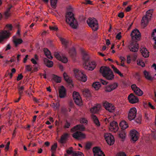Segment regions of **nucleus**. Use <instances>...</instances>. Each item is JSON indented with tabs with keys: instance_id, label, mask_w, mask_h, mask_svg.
Listing matches in <instances>:
<instances>
[{
	"instance_id": "4be33fe9",
	"label": "nucleus",
	"mask_w": 156,
	"mask_h": 156,
	"mask_svg": "<svg viewBox=\"0 0 156 156\" xmlns=\"http://www.w3.org/2000/svg\"><path fill=\"white\" fill-rule=\"evenodd\" d=\"M69 136V134L65 133L62 135L60 140H58V142L61 144H65L66 143Z\"/></svg>"
},
{
	"instance_id": "ea45409f",
	"label": "nucleus",
	"mask_w": 156,
	"mask_h": 156,
	"mask_svg": "<svg viewBox=\"0 0 156 156\" xmlns=\"http://www.w3.org/2000/svg\"><path fill=\"white\" fill-rule=\"evenodd\" d=\"M144 74L145 77L146 79L149 80H152V78L150 76L149 73L146 70L144 71Z\"/></svg>"
},
{
	"instance_id": "052dcab7",
	"label": "nucleus",
	"mask_w": 156,
	"mask_h": 156,
	"mask_svg": "<svg viewBox=\"0 0 156 156\" xmlns=\"http://www.w3.org/2000/svg\"><path fill=\"white\" fill-rule=\"evenodd\" d=\"M135 76V77L138 80H140V75L138 73H136Z\"/></svg>"
},
{
	"instance_id": "bb28decb",
	"label": "nucleus",
	"mask_w": 156,
	"mask_h": 156,
	"mask_svg": "<svg viewBox=\"0 0 156 156\" xmlns=\"http://www.w3.org/2000/svg\"><path fill=\"white\" fill-rule=\"evenodd\" d=\"M91 117L96 125L97 126H99L100 125V123L97 117L95 115L92 114L91 115Z\"/></svg>"
},
{
	"instance_id": "393cba45",
	"label": "nucleus",
	"mask_w": 156,
	"mask_h": 156,
	"mask_svg": "<svg viewBox=\"0 0 156 156\" xmlns=\"http://www.w3.org/2000/svg\"><path fill=\"white\" fill-rule=\"evenodd\" d=\"M13 42L15 45V46L16 47L18 45L23 42V40L21 39L17 38L15 36L13 37Z\"/></svg>"
},
{
	"instance_id": "c85d7f7f",
	"label": "nucleus",
	"mask_w": 156,
	"mask_h": 156,
	"mask_svg": "<svg viewBox=\"0 0 156 156\" xmlns=\"http://www.w3.org/2000/svg\"><path fill=\"white\" fill-rule=\"evenodd\" d=\"M44 51L45 55L48 58L51 59H52L53 57L51 55V52L47 48H44Z\"/></svg>"
},
{
	"instance_id": "680f3d73",
	"label": "nucleus",
	"mask_w": 156,
	"mask_h": 156,
	"mask_svg": "<svg viewBox=\"0 0 156 156\" xmlns=\"http://www.w3.org/2000/svg\"><path fill=\"white\" fill-rule=\"evenodd\" d=\"M6 27L7 28L8 30H12V26L11 24H7L6 25Z\"/></svg>"
},
{
	"instance_id": "4d7b16f0",
	"label": "nucleus",
	"mask_w": 156,
	"mask_h": 156,
	"mask_svg": "<svg viewBox=\"0 0 156 156\" xmlns=\"http://www.w3.org/2000/svg\"><path fill=\"white\" fill-rule=\"evenodd\" d=\"M23 77V76L21 74H19L17 78V81H19L21 80Z\"/></svg>"
},
{
	"instance_id": "6ab92c4d",
	"label": "nucleus",
	"mask_w": 156,
	"mask_h": 156,
	"mask_svg": "<svg viewBox=\"0 0 156 156\" xmlns=\"http://www.w3.org/2000/svg\"><path fill=\"white\" fill-rule=\"evenodd\" d=\"M108 125H109V128L111 130L115 132L118 130V126L116 122L115 121H111Z\"/></svg>"
},
{
	"instance_id": "f8f14e48",
	"label": "nucleus",
	"mask_w": 156,
	"mask_h": 156,
	"mask_svg": "<svg viewBox=\"0 0 156 156\" xmlns=\"http://www.w3.org/2000/svg\"><path fill=\"white\" fill-rule=\"evenodd\" d=\"M136 108H133L130 109L129 112L128 118L130 120H133L136 117Z\"/></svg>"
},
{
	"instance_id": "8fccbe9b",
	"label": "nucleus",
	"mask_w": 156,
	"mask_h": 156,
	"mask_svg": "<svg viewBox=\"0 0 156 156\" xmlns=\"http://www.w3.org/2000/svg\"><path fill=\"white\" fill-rule=\"evenodd\" d=\"M62 112L64 114H66L68 112V109L67 108H63L61 109Z\"/></svg>"
},
{
	"instance_id": "3c124183",
	"label": "nucleus",
	"mask_w": 156,
	"mask_h": 156,
	"mask_svg": "<svg viewBox=\"0 0 156 156\" xmlns=\"http://www.w3.org/2000/svg\"><path fill=\"white\" fill-rule=\"evenodd\" d=\"M76 154L74 156H84L83 154L81 152L75 151Z\"/></svg>"
},
{
	"instance_id": "603ef678",
	"label": "nucleus",
	"mask_w": 156,
	"mask_h": 156,
	"mask_svg": "<svg viewBox=\"0 0 156 156\" xmlns=\"http://www.w3.org/2000/svg\"><path fill=\"white\" fill-rule=\"evenodd\" d=\"M80 122L81 123H87V121L85 118H82L80 119Z\"/></svg>"
},
{
	"instance_id": "69168bd1",
	"label": "nucleus",
	"mask_w": 156,
	"mask_h": 156,
	"mask_svg": "<svg viewBox=\"0 0 156 156\" xmlns=\"http://www.w3.org/2000/svg\"><path fill=\"white\" fill-rule=\"evenodd\" d=\"M137 55L136 53L134 54L133 56V60L135 61L137 59Z\"/></svg>"
},
{
	"instance_id": "f704fd0d",
	"label": "nucleus",
	"mask_w": 156,
	"mask_h": 156,
	"mask_svg": "<svg viewBox=\"0 0 156 156\" xmlns=\"http://www.w3.org/2000/svg\"><path fill=\"white\" fill-rule=\"evenodd\" d=\"M12 7V5H10L8 8L7 9L6 11L5 12V16L6 18H8L10 14V9Z\"/></svg>"
},
{
	"instance_id": "f03ea898",
	"label": "nucleus",
	"mask_w": 156,
	"mask_h": 156,
	"mask_svg": "<svg viewBox=\"0 0 156 156\" xmlns=\"http://www.w3.org/2000/svg\"><path fill=\"white\" fill-rule=\"evenodd\" d=\"M100 72L103 76L108 80H111L114 78V76L113 72L108 67H101L100 68Z\"/></svg>"
},
{
	"instance_id": "c03bdc74",
	"label": "nucleus",
	"mask_w": 156,
	"mask_h": 156,
	"mask_svg": "<svg viewBox=\"0 0 156 156\" xmlns=\"http://www.w3.org/2000/svg\"><path fill=\"white\" fill-rule=\"evenodd\" d=\"M18 88L19 91V94L20 96H21L23 94V91L24 89V87L23 86L20 87H18Z\"/></svg>"
},
{
	"instance_id": "2f4dec72",
	"label": "nucleus",
	"mask_w": 156,
	"mask_h": 156,
	"mask_svg": "<svg viewBox=\"0 0 156 156\" xmlns=\"http://www.w3.org/2000/svg\"><path fill=\"white\" fill-rule=\"evenodd\" d=\"M63 76L66 81L70 85L72 84L73 82L71 78H69L67 74L65 73H63Z\"/></svg>"
},
{
	"instance_id": "39448f33",
	"label": "nucleus",
	"mask_w": 156,
	"mask_h": 156,
	"mask_svg": "<svg viewBox=\"0 0 156 156\" xmlns=\"http://www.w3.org/2000/svg\"><path fill=\"white\" fill-rule=\"evenodd\" d=\"M153 11V10L152 9L149 10L146 12V15L143 17L141 21V23L142 25L144 27H145L147 25L149 20H151Z\"/></svg>"
},
{
	"instance_id": "58836bf2",
	"label": "nucleus",
	"mask_w": 156,
	"mask_h": 156,
	"mask_svg": "<svg viewBox=\"0 0 156 156\" xmlns=\"http://www.w3.org/2000/svg\"><path fill=\"white\" fill-rule=\"evenodd\" d=\"M151 37L155 41V44L156 45V28L154 29L152 32Z\"/></svg>"
},
{
	"instance_id": "a878e982",
	"label": "nucleus",
	"mask_w": 156,
	"mask_h": 156,
	"mask_svg": "<svg viewBox=\"0 0 156 156\" xmlns=\"http://www.w3.org/2000/svg\"><path fill=\"white\" fill-rule=\"evenodd\" d=\"M100 105H98L91 108L90 109V111L92 113H96L100 110Z\"/></svg>"
},
{
	"instance_id": "6e6d98bb",
	"label": "nucleus",
	"mask_w": 156,
	"mask_h": 156,
	"mask_svg": "<svg viewBox=\"0 0 156 156\" xmlns=\"http://www.w3.org/2000/svg\"><path fill=\"white\" fill-rule=\"evenodd\" d=\"M141 119V116L140 115L139 116L136 120V122L137 123H140Z\"/></svg>"
},
{
	"instance_id": "6e6552de",
	"label": "nucleus",
	"mask_w": 156,
	"mask_h": 156,
	"mask_svg": "<svg viewBox=\"0 0 156 156\" xmlns=\"http://www.w3.org/2000/svg\"><path fill=\"white\" fill-rule=\"evenodd\" d=\"M129 48L131 51L135 52L137 51L139 46L137 41L132 40L129 45Z\"/></svg>"
},
{
	"instance_id": "72a5a7b5",
	"label": "nucleus",
	"mask_w": 156,
	"mask_h": 156,
	"mask_svg": "<svg viewBox=\"0 0 156 156\" xmlns=\"http://www.w3.org/2000/svg\"><path fill=\"white\" fill-rule=\"evenodd\" d=\"M126 133L125 130H121L118 133L119 137L121 139H125L126 136Z\"/></svg>"
},
{
	"instance_id": "5701e85b",
	"label": "nucleus",
	"mask_w": 156,
	"mask_h": 156,
	"mask_svg": "<svg viewBox=\"0 0 156 156\" xmlns=\"http://www.w3.org/2000/svg\"><path fill=\"white\" fill-rule=\"evenodd\" d=\"M84 129L85 127L83 125H78L72 128L71 131L72 132H74L77 130L83 131L84 130Z\"/></svg>"
},
{
	"instance_id": "f257e3e1",
	"label": "nucleus",
	"mask_w": 156,
	"mask_h": 156,
	"mask_svg": "<svg viewBox=\"0 0 156 156\" xmlns=\"http://www.w3.org/2000/svg\"><path fill=\"white\" fill-rule=\"evenodd\" d=\"M83 59L84 61L83 66L84 68L89 70H92L95 67V63L94 62H90L89 57L87 53L83 50L81 51Z\"/></svg>"
},
{
	"instance_id": "774afa93",
	"label": "nucleus",
	"mask_w": 156,
	"mask_h": 156,
	"mask_svg": "<svg viewBox=\"0 0 156 156\" xmlns=\"http://www.w3.org/2000/svg\"><path fill=\"white\" fill-rule=\"evenodd\" d=\"M118 156H126V155L124 152H122L119 153Z\"/></svg>"
},
{
	"instance_id": "412c9836",
	"label": "nucleus",
	"mask_w": 156,
	"mask_h": 156,
	"mask_svg": "<svg viewBox=\"0 0 156 156\" xmlns=\"http://www.w3.org/2000/svg\"><path fill=\"white\" fill-rule=\"evenodd\" d=\"M118 86L117 83H115L107 86L105 89L107 92H111L116 88Z\"/></svg>"
},
{
	"instance_id": "aec40b11",
	"label": "nucleus",
	"mask_w": 156,
	"mask_h": 156,
	"mask_svg": "<svg viewBox=\"0 0 156 156\" xmlns=\"http://www.w3.org/2000/svg\"><path fill=\"white\" fill-rule=\"evenodd\" d=\"M128 99L129 102L132 104L138 102L139 99L137 97L135 96L133 94H130L128 97Z\"/></svg>"
},
{
	"instance_id": "e2e57ef3",
	"label": "nucleus",
	"mask_w": 156,
	"mask_h": 156,
	"mask_svg": "<svg viewBox=\"0 0 156 156\" xmlns=\"http://www.w3.org/2000/svg\"><path fill=\"white\" fill-rule=\"evenodd\" d=\"M121 32H119L118 34H117L116 36V37L117 39L118 40H120L121 39Z\"/></svg>"
},
{
	"instance_id": "9b49d317",
	"label": "nucleus",
	"mask_w": 156,
	"mask_h": 156,
	"mask_svg": "<svg viewBox=\"0 0 156 156\" xmlns=\"http://www.w3.org/2000/svg\"><path fill=\"white\" fill-rule=\"evenodd\" d=\"M130 135L131 141L135 142L138 140L139 137V133L136 130L133 129L130 131Z\"/></svg>"
},
{
	"instance_id": "cd10ccee",
	"label": "nucleus",
	"mask_w": 156,
	"mask_h": 156,
	"mask_svg": "<svg viewBox=\"0 0 156 156\" xmlns=\"http://www.w3.org/2000/svg\"><path fill=\"white\" fill-rule=\"evenodd\" d=\"M142 56L145 58H147L149 56V52L146 48H143L140 50Z\"/></svg>"
},
{
	"instance_id": "4468645a",
	"label": "nucleus",
	"mask_w": 156,
	"mask_h": 156,
	"mask_svg": "<svg viewBox=\"0 0 156 156\" xmlns=\"http://www.w3.org/2000/svg\"><path fill=\"white\" fill-rule=\"evenodd\" d=\"M103 105L105 108L110 112H113L115 109L114 106L107 101L104 102Z\"/></svg>"
},
{
	"instance_id": "de8ad7c7",
	"label": "nucleus",
	"mask_w": 156,
	"mask_h": 156,
	"mask_svg": "<svg viewBox=\"0 0 156 156\" xmlns=\"http://www.w3.org/2000/svg\"><path fill=\"white\" fill-rule=\"evenodd\" d=\"M57 147V143H55L51 147V150L53 151H55Z\"/></svg>"
},
{
	"instance_id": "dca6fc26",
	"label": "nucleus",
	"mask_w": 156,
	"mask_h": 156,
	"mask_svg": "<svg viewBox=\"0 0 156 156\" xmlns=\"http://www.w3.org/2000/svg\"><path fill=\"white\" fill-rule=\"evenodd\" d=\"M54 55L56 58L63 63H66L68 61V59L66 57L61 55L58 52H55Z\"/></svg>"
},
{
	"instance_id": "7ed1b4c3",
	"label": "nucleus",
	"mask_w": 156,
	"mask_h": 156,
	"mask_svg": "<svg viewBox=\"0 0 156 156\" xmlns=\"http://www.w3.org/2000/svg\"><path fill=\"white\" fill-rule=\"evenodd\" d=\"M67 23L73 28L76 29L78 26L77 22L74 18L73 14L72 12H68L66 16Z\"/></svg>"
},
{
	"instance_id": "bf43d9fd",
	"label": "nucleus",
	"mask_w": 156,
	"mask_h": 156,
	"mask_svg": "<svg viewBox=\"0 0 156 156\" xmlns=\"http://www.w3.org/2000/svg\"><path fill=\"white\" fill-rule=\"evenodd\" d=\"M118 16L120 18H122L124 16V14L123 12H121L119 13L118 14Z\"/></svg>"
},
{
	"instance_id": "423d86ee",
	"label": "nucleus",
	"mask_w": 156,
	"mask_h": 156,
	"mask_svg": "<svg viewBox=\"0 0 156 156\" xmlns=\"http://www.w3.org/2000/svg\"><path fill=\"white\" fill-rule=\"evenodd\" d=\"M89 27L94 31H96L98 29L97 21L94 18H89L87 21Z\"/></svg>"
},
{
	"instance_id": "5fc2aeb1",
	"label": "nucleus",
	"mask_w": 156,
	"mask_h": 156,
	"mask_svg": "<svg viewBox=\"0 0 156 156\" xmlns=\"http://www.w3.org/2000/svg\"><path fill=\"white\" fill-rule=\"evenodd\" d=\"M104 122L106 124H107L108 123H110L111 122L110 118H109L108 119L105 118L104 120Z\"/></svg>"
},
{
	"instance_id": "a19ab883",
	"label": "nucleus",
	"mask_w": 156,
	"mask_h": 156,
	"mask_svg": "<svg viewBox=\"0 0 156 156\" xmlns=\"http://www.w3.org/2000/svg\"><path fill=\"white\" fill-rule=\"evenodd\" d=\"M52 78L57 83H60L61 82V78L55 75H53Z\"/></svg>"
},
{
	"instance_id": "0e129e2a",
	"label": "nucleus",
	"mask_w": 156,
	"mask_h": 156,
	"mask_svg": "<svg viewBox=\"0 0 156 156\" xmlns=\"http://www.w3.org/2000/svg\"><path fill=\"white\" fill-rule=\"evenodd\" d=\"M137 65L141 66L142 67H144L145 66V65L144 62L142 61H140L139 62H137Z\"/></svg>"
},
{
	"instance_id": "2eb2a0df",
	"label": "nucleus",
	"mask_w": 156,
	"mask_h": 156,
	"mask_svg": "<svg viewBox=\"0 0 156 156\" xmlns=\"http://www.w3.org/2000/svg\"><path fill=\"white\" fill-rule=\"evenodd\" d=\"M131 88L136 95L141 96L143 94V92L139 88L137 87L135 84L132 85L131 86Z\"/></svg>"
},
{
	"instance_id": "a18cd8bd",
	"label": "nucleus",
	"mask_w": 156,
	"mask_h": 156,
	"mask_svg": "<svg viewBox=\"0 0 156 156\" xmlns=\"http://www.w3.org/2000/svg\"><path fill=\"white\" fill-rule=\"evenodd\" d=\"M92 146V143H91L87 142L85 146V148L87 150H88L90 149Z\"/></svg>"
},
{
	"instance_id": "473e14b6",
	"label": "nucleus",
	"mask_w": 156,
	"mask_h": 156,
	"mask_svg": "<svg viewBox=\"0 0 156 156\" xmlns=\"http://www.w3.org/2000/svg\"><path fill=\"white\" fill-rule=\"evenodd\" d=\"M69 53L70 56L72 58H74L76 55V52L74 48H73L70 49Z\"/></svg>"
},
{
	"instance_id": "13d9d810",
	"label": "nucleus",
	"mask_w": 156,
	"mask_h": 156,
	"mask_svg": "<svg viewBox=\"0 0 156 156\" xmlns=\"http://www.w3.org/2000/svg\"><path fill=\"white\" fill-rule=\"evenodd\" d=\"M49 28L51 30H53L55 31L57 30H58V28L57 27H56L55 26L51 27L50 26Z\"/></svg>"
},
{
	"instance_id": "f3484780",
	"label": "nucleus",
	"mask_w": 156,
	"mask_h": 156,
	"mask_svg": "<svg viewBox=\"0 0 156 156\" xmlns=\"http://www.w3.org/2000/svg\"><path fill=\"white\" fill-rule=\"evenodd\" d=\"M93 151L94 156H105L104 153L98 147H94L93 149Z\"/></svg>"
},
{
	"instance_id": "c756f323",
	"label": "nucleus",
	"mask_w": 156,
	"mask_h": 156,
	"mask_svg": "<svg viewBox=\"0 0 156 156\" xmlns=\"http://www.w3.org/2000/svg\"><path fill=\"white\" fill-rule=\"evenodd\" d=\"M119 126L121 128L122 130H124L128 127L127 123L124 121L121 122L119 124Z\"/></svg>"
},
{
	"instance_id": "a211bd4d",
	"label": "nucleus",
	"mask_w": 156,
	"mask_h": 156,
	"mask_svg": "<svg viewBox=\"0 0 156 156\" xmlns=\"http://www.w3.org/2000/svg\"><path fill=\"white\" fill-rule=\"evenodd\" d=\"M10 35L8 30H5L0 33V42L2 41L4 39L8 38Z\"/></svg>"
},
{
	"instance_id": "e433bc0d",
	"label": "nucleus",
	"mask_w": 156,
	"mask_h": 156,
	"mask_svg": "<svg viewBox=\"0 0 156 156\" xmlns=\"http://www.w3.org/2000/svg\"><path fill=\"white\" fill-rule=\"evenodd\" d=\"M83 94L86 97H89L91 96L90 92L87 89H85L83 91Z\"/></svg>"
},
{
	"instance_id": "1a4fd4ad",
	"label": "nucleus",
	"mask_w": 156,
	"mask_h": 156,
	"mask_svg": "<svg viewBox=\"0 0 156 156\" xmlns=\"http://www.w3.org/2000/svg\"><path fill=\"white\" fill-rule=\"evenodd\" d=\"M105 139L107 143L111 145L113 144L114 142V138L113 136L111 133H105L104 135Z\"/></svg>"
},
{
	"instance_id": "7c9ffc66",
	"label": "nucleus",
	"mask_w": 156,
	"mask_h": 156,
	"mask_svg": "<svg viewBox=\"0 0 156 156\" xmlns=\"http://www.w3.org/2000/svg\"><path fill=\"white\" fill-rule=\"evenodd\" d=\"M45 64L47 66L51 67L53 66V62L52 61L49 60L47 58H45L44 60Z\"/></svg>"
},
{
	"instance_id": "4c0bfd02",
	"label": "nucleus",
	"mask_w": 156,
	"mask_h": 156,
	"mask_svg": "<svg viewBox=\"0 0 156 156\" xmlns=\"http://www.w3.org/2000/svg\"><path fill=\"white\" fill-rule=\"evenodd\" d=\"M101 84L100 82H95L92 84V87L96 90H98Z\"/></svg>"
},
{
	"instance_id": "b1692460",
	"label": "nucleus",
	"mask_w": 156,
	"mask_h": 156,
	"mask_svg": "<svg viewBox=\"0 0 156 156\" xmlns=\"http://www.w3.org/2000/svg\"><path fill=\"white\" fill-rule=\"evenodd\" d=\"M59 97L61 98H64L66 95L65 89L63 86H62L59 90Z\"/></svg>"
},
{
	"instance_id": "9d476101",
	"label": "nucleus",
	"mask_w": 156,
	"mask_h": 156,
	"mask_svg": "<svg viewBox=\"0 0 156 156\" xmlns=\"http://www.w3.org/2000/svg\"><path fill=\"white\" fill-rule=\"evenodd\" d=\"M73 98L75 103L78 105H80L82 103V100L79 93L74 91L73 93Z\"/></svg>"
},
{
	"instance_id": "864d4df0",
	"label": "nucleus",
	"mask_w": 156,
	"mask_h": 156,
	"mask_svg": "<svg viewBox=\"0 0 156 156\" xmlns=\"http://www.w3.org/2000/svg\"><path fill=\"white\" fill-rule=\"evenodd\" d=\"M26 69L27 71H31L32 70V68L30 65H27L26 66Z\"/></svg>"
},
{
	"instance_id": "49530a36",
	"label": "nucleus",
	"mask_w": 156,
	"mask_h": 156,
	"mask_svg": "<svg viewBox=\"0 0 156 156\" xmlns=\"http://www.w3.org/2000/svg\"><path fill=\"white\" fill-rule=\"evenodd\" d=\"M59 104L58 102L55 103H53L52 104V107L55 109H58L59 108Z\"/></svg>"
},
{
	"instance_id": "0eeeda50",
	"label": "nucleus",
	"mask_w": 156,
	"mask_h": 156,
	"mask_svg": "<svg viewBox=\"0 0 156 156\" xmlns=\"http://www.w3.org/2000/svg\"><path fill=\"white\" fill-rule=\"evenodd\" d=\"M131 36L132 40L137 41L140 40L141 37L140 33L138 30L134 29L131 32Z\"/></svg>"
},
{
	"instance_id": "338daca9",
	"label": "nucleus",
	"mask_w": 156,
	"mask_h": 156,
	"mask_svg": "<svg viewBox=\"0 0 156 156\" xmlns=\"http://www.w3.org/2000/svg\"><path fill=\"white\" fill-rule=\"evenodd\" d=\"M31 61L32 63L34 65H37V66L38 65L37 62L34 58H32Z\"/></svg>"
},
{
	"instance_id": "37998d69",
	"label": "nucleus",
	"mask_w": 156,
	"mask_h": 156,
	"mask_svg": "<svg viewBox=\"0 0 156 156\" xmlns=\"http://www.w3.org/2000/svg\"><path fill=\"white\" fill-rule=\"evenodd\" d=\"M58 0H51L50 2L52 8L55 9L56 8Z\"/></svg>"
},
{
	"instance_id": "c9c22d12",
	"label": "nucleus",
	"mask_w": 156,
	"mask_h": 156,
	"mask_svg": "<svg viewBox=\"0 0 156 156\" xmlns=\"http://www.w3.org/2000/svg\"><path fill=\"white\" fill-rule=\"evenodd\" d=\"M60 40L62 44L65 46V48H67V45L69 43L68 41L62 37H60Z\"/></svg>"
},
{
	"instance_id": "ddd939ff",
	"label": "nucleus",
	"mask_w": 156,
	"mask_h": 156,
	"mask_svg": "<svg viewBox=\"0 0 156 156\" xmlns=\"http://www.w3.org/2000/svg\"><path fill=\"white\" fill-rule=\"evenodd\" d=\"M73 137L77 140H80L85 137V135L82 132L77 131L72 134Z\"/></svg>"
},
{
	"instance_id": "79ce46f5",
	"label": "nucleus",
	"mask_w": 156,
	"mask_h": 156,
	"mask_svg": "<svg viewBox=\"0 0 156 156\" xmlns=\"http://www.w3.org/2000/svg\"><path fill=\"white\" fill-rule=\"evenodd\" d=\"M72 147H70L69 149L66 151V152L68 154H72L73 156L76 154L75 151H73L72 150Z\"/></svg>"
},
{
	"instance_id": "20e7f679",
	"label": "nucleus",
	"mask_w": 156,
	"mask_h": 156,
	"mask_svg": "<svg viewBox=\"0 0 156 156\" xmlns=\"http://www.w3.org/2000/svg\"><path fill=\"white\" fill-rule=\"evenodd\" d=\"M75 77L78 80L85 82L87 80V76L83 71L77 69L73 70Z\"/></svg>"
},
{
	"instance_id": "09e8293b",
	"label": "nucleus",
	"mask_w": 156,
	"mask_h": 156,
	"mask_svg": "<svg viewBox=\"0 0 156 156\" xmlns=\"http://www.w3.org/2000/svg\"><path fill=\"white\" fill-rule=\"evenodd\" d=\"M70 125V123L68 121H66V123L65 124L64 126V128H69Z\"/></svg>"
}]
</instances>
